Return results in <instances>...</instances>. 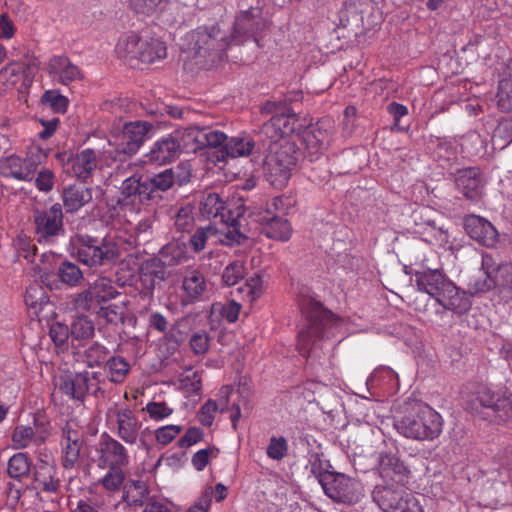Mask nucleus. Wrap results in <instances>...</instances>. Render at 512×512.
I'll return each mask as SVG.
<instances>
[{
    "mask_svg": "<svg viewBox=\"0 0 512 512\" xmlns=\"http://www.w3.org/2000/svg\"><path fill=\"white\" fill-rule=\"evenodd\" d=\"M413 276L417 289L434 298L444 309L461 314L470 308L466 293L456 287L440 269L422 267L415 270Z\"/></svg>",
    "mask_w": 512,
    "mask_h": 512,
    "instance_id": "f257e3e1",
    "label": "nucleus"
},
{
    "mask_svg": "<svg viewBox=\"0 0 512 512\" xmlns=\"http://www.w3.org/2000/svg\"><path fill=\"white\" fill-rule=\"evenodd\" d=\"M198 208L204 218H220V221L227 225L225 238L229 244H240L247 238L242 230L246 223L245 208L242 204L234 209H227L226 201L219 193L205 190L199 194Z\"/></svg>",
    "mask_w": 512,
    "mask_h": 512,
    "instance_id": "f03ea898",
    "label": "nucleus"
},
{
    "mask_svg": "<svg viewBox=\"0 0 512 512\" xmlns=\"http://www.w3.org/2000/svg\"><path fill=\"white\" fill-rule=\"evenodd\" d=\"M298 156V147L291 140L268 144V154L264 162L267 181L277 189L284 188L296 168Z\"/></svg>",
    "mask_w": 512,
    "mask_h": 512,
    "instance_id": "7ed1b4c3",
    "label": "nucleus"
},
{
    "mask_svg": "<svg viewBox=\"0 0 512 512\" xmlns=\"http://www.w3.org/2000/svg\"><path fill=\"white\" fill-rule=\"evenodd\" d=\"M299 307L307 315V326L298 333L297 348L303 357H310L313 348L328 328L332 314L310 297H302Z\"/></svg>",
    "mask_w": 512,
    "mask_h": 512,
    "instance_id": "20e7f679",
    "label": "nucleus"
},
{
    "mask_svg": "<svg viewBox=\"0 0 512 512\" xmlns=\"http://www.w3.org/2000/svg\"><path fill=\"white\" fill-rule=\"evenodd\" d=\"M229 46L225 37L220 36L217 25L198 27L190 31L184 38L183 51L205 64L221 60L223 53Z\"/></svg>",
    "mask_w": 512,
    "mask_h": 512,
    "instance_id": "39448f33",
    "label": "nucleus"
},
{
    "mask_svg": "<svg viewBox=\"0 0 512 512\" xmlns=\"http://www.w3.org/2000/svg\"><path fill=\"white\" fill-rule=\"evenodd\" d=\"M75 245L77 259L90 268L113 265L121 257L120 244L110 237L77 235Z\"/></svg>",
    "mask_w": 512,
    "mask_h": 512,
    "instance_id": "423d86ee",
    "label": "nucleus"
},
{
    "mask_svg": "<svg viewBox=\"0 0 512 512\" xmlns=\"http://www.w3.org/2000/svg\"><path fill=\"white\" fill-rule=\"evenodd\" d=\"M442 417L429 406L395 421V428L403 436L415 440H433L442 432Z\"/></svg>",
    "mask_w": 512,
    "mask_h": 512,
    "instance_id": "0eeeda50",
    "label": "nucleus"
},
{
    "mask_svg": "<svg viewBox=\"0 0 512 512\" xmlns=\"http://www.w3.org/2000/svg\"><path fill=\"white\" fill-rule=\"evenodd\" d=\"M118 294L110 278L98 277L81 292L75 294L71 305L75 311L95 313L103 304L115 299Z\"/></svg>",
    "mask_w": 512,
    "mask_h": 512,
    "instance_id": "6e6552de",
    "label": "nucleus"
},
{
    "mask_svg": "<svg viewBox=\"0 0 512 512\" xmlns=\"http://www.w3.org/2000/svg\"><path fill=\"white\" fill-rule=\"evenodd\" d=\"M479 405L489 411L497 424L512 420V392L506 387L481 386L475 394Z\"/></svg>",
    "mask_w": 512,
    "mask_h": 512,
    "instance_id": "1a4fd4ad",
    "label": "nucleus"
},
{
    "mask_svg": "<svg viewBox=\"0 0 512 512\" xmlns=\"http://www.w3.org/2000/svg\"><path fill=\"white\" fill-rule=\"evenodd\" d=\"M62 205L53 204L49 209L33 211L34 238L40 244H54L64 235Z\"/></svg>",
    "mask_w": 512,
    "mask_h": 512,
    "instance_id": "9d476101",
    "label": "nucleus"
},
{
    "mask_svg": "<svg viewBox=\"0 0 512 512\" xmlns=\"http://www.w3.org/2000/svg\"><path fill=\"white\" fill-rule=\"evenodd\" d=\"M325 494L336 503L353 505L364 496L362 484L343 473H334L323 487Z\"/></svg>",
    "mask_w": 512,
    "mask_h": 512,
    "instance_id": "9b49d317",
    "label": "nucleus"
},
{
    "mask_svg": "<svg viewBox=\"0 0 512 512\" xmlns=\"http://www.w3.org/2000/svg\"><path fill=\"white\" fill-rule=\"evenodd\" d=\"M151 127V124L145 121L126 123L122 132L115 137L114 142L109 141V146H114L117 154L111 156V160L116 161L120 155L131 156L135 154L143 144Z\"/></svg>",
    "mask_w": 512,
    "mask_h": 512,
    "instance_id": "f8f14e48",
    "label": "nucleus"
},
{
    "mask_svg": "<svg viewBox=\"0 0 512 512\" xmlns=\"http://www.w3.org/2000/svg\"><path fill=\"white\" fill-rule=\"evenodd\" d=\"M107 420L112 421L115 435L127 445L137 444L142 428V422L128 407L110 408L106 414Z\"/></svg>",
    "mask_w": 512,
    "mask_h": 512,
    "instance_id": "ddd939ff",
    "label": "nucleus"
},
{
    "mask_svg": "<svg viewBox=\"0 0 512 512\" xmlns=\"http://www.w3.org/2000/svg\"><path fill=\"white\" fill-rule=\"evenodd\" d=\"M95 452L97 466L101 469L106 467L125 468L130 463L127 448L107 432L101 434Z\"/></svg>",
    "mask_w": 512,
    "mask_h": 512,
    "instance_id": "4468645a",
    "label": "nucleus"
},
{
    "mask_svg": "<svg viewBox=\"0 0 512 512\" xmlns=\"http://www.w3.org/2000/svg\"><path fill=\"white\" fill-rule=\"evenodd\" d=\"M95 376L96 373L87 371L64 374L59 378L58 387L69 398L83 401L88 393L96 394L100 390Z\"/></svg>",
    "mask_w": 512,
    "mask_h": 512,
    "instance_id": "2eb2a0df",
    "label": "nucleus"
},
{
    "mask_svg": "<svg viewBox=\"0 0 512 512\" xmlns=\"http://www.w3.org/2000/svg\"><path fill=\"white\" fill-rule=\"evenodd\" d=\"M265 28V21L259 8L241 11L235 20L231 43L241 44L248 39L257 40L256 36Z\"/></svg>",
    "mask_w": 512,
    "mask_h": 512,
    "instance_id": "dca6fc26",
    "label": "nucleus"
},
{
    "mask_svg": "<svg viewBox=\"0 0 512 512\" xmlns=\"http://www.w3.org/2000/svg\"><path fill=\"white\" fill-rule=\"evenodd\" d=\"M68 165L77 179L86 182L96 170L102 169L104 165L108 166L110 163L106 160L105 153L85 148L72 155L68 160Z\"/></svg>",
    "mask_w": 512,
    "mask_h": 512,
    "instance_id": "f3484780",
    "label": "nucleus"
},
{
    "mask_svg": "<svg viewBox=\"0 0 512 512\" xmlns=\"http://www.w3.org/2000/svg\"><path fill=\"white\" fill-rule=\"evenodd\" d=\"M333 134V127L324 121L308 127L302 133L305 157L310 161L317 160L327 149Z\"/></svg>",
    "mask_w": 512,
    "mask_h": 512,
    "instance_id": "a211bd4d",
    "label": "nucleus"
},
{
    "mask_svg": "<svg viewBox=\"0 0 512 512\" xmlns=\"http://www.w3.org/2000/svg\"><path fill=\"white\" fill-rule=\"evenodd\" d=\"M121 194L125 199L134 197L141 204L157 205L162 195L157 193L148 176H131L121 186Z\"/></svg>",
    "mask_w": 512,
    "mask_h": 512,
    "instance_id": "6ab92c4d",
    "label": "nucleus"
},
{
    "mask_svg": "<svg viewBox=\"0 0 512 512\" xmlns=\"http://www.w3.org/2000/svg\"><path fill=\"white\" fill-rule=\"evenodd\" d=\"M60 445L62 467L66 470L73 469L80 460L83 446V436L81 432L73 428L70 423H66L61 431Z\"/></svg>",
    "mask_w": 512,
    "mask_h": 512,
    "instance_id": "aec40b11",
    "label": "nucleus"
},
{
    "mask_svg": "<svg viewBox=\"0 0 512 512\" xmlns=\"http://www.w3.org/2000/svg\"><path fill=\"white\" fill-rule=\"evenodd\" d=\"M172 276L171 269L157 256L144 261L140 267L139 280L145 293L152 295L153 291L162 282Z\"/></svg>",
    "mask_w": 512,
    "mask_h": 512,
    "instance_id": "412c9836",
    "label": "nucleus"
},
{
    "mask_svg": "<svg viewBox=\"0 0 512 512\" xmlns=\"http://www.w3.org/2000/svg\"><path fill=\"white\" fill-rule=\"evenodd\" d=\"M455 185L467 200L477 202L482 198L483 179L477 167L458 170L455 173Z\"/></svg>",
    "mask_w": 512,
    "mask_h": 512,
    "instance_id": "4be33fe9",
    "label": "nucleus"
},
{
    "mask_svg": "<svg viewBox=\"0 0 512 512\" xmlns=\"http://www.w3.org/2000/svg\"><path fill=\"white\" fill-rule=\"evenodd\" d=\"M379 473L386 484L404 486L410 477V471L395 455L381 453L379 457Z\"/></svg>",
    "mask_w": 512,
    "mask_h": 512,
    "instance_id": "5701e85b",
    "label": "nucleus"
},
{
    "mask_svg": "<svg viewBox=\"0 0 512 512\" xmlns=\"http://www.w3.org/2000/svg\"><path fill=\"white\" fill-rule=\"evenodd\" d=\"M464 227L467 234L482 245L492 247L498 241L497 230L485 218L469 215L464 218Z\"/></svg>",
    "mask_w": 512,
    "mask_h": 512,
    "instance_id": "b1692460",
    "label": "nucleus"
},
{
    "mask_svg": "<svg viewBox=\"0 0 512 512\" xmlns=\"http://www.w3.org/2000/svg\"><path fill=\"white\" fill-rule=\"evenodd\" d=\"M494 288L499 289L497 266H494L491 256L483 255L481 270L469 282V291L472 294L486 293Z\"/></svg>",
    "mask_w": 512,
    "mask_h": 512,
    "instance_id": "393cba45",
    "label": "nucleus"
},
{
    "mask_svg": "<svg viewBox=\"0 0 512 512\" xmlns=\"http://www.w3.org/2000/svg\"><path fill=\"white\" fill-rule=\"evenodd\" d=\"M400 487L396 485L393 488L391 484L376 486L372 493L374 502L384 512H399L406 501V494Z\"/></svg>",
    "mask_w": 512,
    "mask_h": 512,
    "instance_id": "a878e982",
    "label": "nucleus"
},
{
    "mask_svg": "<svg viewBox=\"0 0 512 512\" xmlns=\"http://www.w3.org/2000/svg\"><path fill=\"white\" fill-rule=\"evenodd\" d=\"M48 73L61 84L68 85L77 80H82L84 75L81 69L73 64L65 55L53 56L47 66Z\"/></svg>",
    "mask_w": 512,
    "mask_h": 512,
    "instance_id": "bb28decb",
    "label": "nucleus"
},
{
    "mask_svg": "<svg viewBox=\"0 0 512 512\" xmlns=\"http://www.w3.org/2000/svg\"><path fill=\"white\" fill-rule=\"evenodd\" d=\"M179 153V144L170 133L154 143L145 156V162L158 165L167 164L175 160Z\"/></svg>",
    "mask_w": 512,
    "mask_h": 512,
    "instance_id": "cd10ccee",
    "label": "nucleus"
},
{
    "mask_svg": "<svg viewBox=\"0 0 512 512\" xmlns=\"http://www.w3.org/2000/svg\"><path fill=\"white\" fill-rule=\"evenodd\" d=\"M182 290L189 303L202 301L207 298L209 284L202 272L197 269L189 270L183 277Z\"/></svg>",
    "mask_w": 512,
    "mask_h": 512,
    "instance_id": "c85d7f7f",
    "label": "nucleus"
},
{
    "mask_svg": "<svg viewBox=\"0 0 512 512\" xmlns=\"http://www.w3.org/2000/svg\"><path fill=\"white\" fill-rule=\"evenodd\" d=\"M190 171L183 165L165 169L153 176H148L157 193L169 190L175 183L183 185L190 180Z\"/></svg>",
    "mask_w": 512,
    "mask_h": 512,
    "instance_id": "c756f323",
    "label": "nucleus"
},
{
    "mask_svg": "<svg viewBox=\"0 0 512 512\" xmlns=\"http://www.w3.org/2000/svg\"><path fill=\"white\" fill-rule=\"evenodd\" d=\"M34 480L37 488L47 493H58L61 487V478L54 463L39 461L34 470Z\"/></svg>",
    "mask_w": 512,
    "mask_h": 512,
    "instance_id": "7c9ffc66",
    "label": "nucleus"
},
{
    "mask_svg": "<svg viewBox=\"0 0 512 512\" xmlns=\"http://www.w3.org/2000/svg\"><path fill=\"white\" fill-rule=\"evenodd\" d=\"M39 161L33 157L20 158L12 155L6 159L4 165L7 176L21 181H31L37 171Z\"/></svg>",
    "mask_w": 512,
    "mask_h": 512,
    "instance_id": "2f4dec72",
    "label": "nucleus"
},
{
    "mask_svg": "<svg viewBox=\"0 0 512 512\" xmlns=\"http://www.w3.org/2000/svg\"><path fill=\"white\" fill-rule=\"evenodd\" d=\"M92 188L81 185H69L62 193L66 213H75L92 201Z\"/></svg>",
    "mask_w": 512,
    "mask_h": 512,
    "instance_id": "473e14b6",
    "label": "nucleus"
},
{
    "mask_svg": "<svg viewBox=\"0 0 512 512\" xmlns=\"http://www.w3.org/2000/svg\"><path fill=\"white\" fill-rule=\"evenodd\" d=\"M255 221L261 225V232L266 237L280 241L290 239L292 227L282 216L256 217Z\"/></svg>",
    "mask_w": 512,
    "mask_h": 512,
    "instance_id": "72a5a7b5",
    "label": "nucleus"
},
{
    "mask_svg": "<svg viewBox=\"0 0 512 512\" xmlns=\"http://www.w3.org/2000/svg\"><path fill=\"white\" fill-rule=\"evenodd\" d=\"M496 99L497 106L501 111H512V59L507 61L500 75Z\"/></svg>",
    "mask_w": 512,
    "mask_h": 512,
    "instance_id": "f704fd0d",
    "label": "nucleus"
},
{
    "mask_svg": "<svg viewBox=\"0 0 512 512\" xmlns=\"http://www.w3.org/2000/svg\"><path fill=\"white\" fill-rule=\"evenodd\" d=\"M143 39L135 32H128L120 36L115 46V52L119 58L126 60H139L140 49H142Z\"/></svg>",
    "mask_w": 512,
    "mask_h": 512,
    "instance_id": "c9c22d12",
    "label": "nucleus"
},
{
    "mask_svg": "<svg viewBox=\"0 0 512 512\" xmlns=\"http://www.w3.org/2000/svg\"><path fill=\"white\" fill-rule=\"evenodd\" d=\"M47 438L46 432L36 433L30 426L18 425L14 428L11 436L15 449H24L30 445L40 446Z\"/></svg>",
    "mask_w": 512,
    "mask_h": 512,
    "instance_id": "e433bc0d",
    "label": "nucleus"
},
{
    "mask_svg": "<svg viewBox=\"0 0 512 512\" xmlns=\"http://www.w3.org/2000/svg\"><path fill=\"white\" fill-rule=\"evenodd\" d=\"M174 139L179 144V151L186 150L196 152L202 149L200 145V127L191 126L186 128L176 129L172 132Z\"/></svg>",
    "mask_w": 512,
    "mask_h": 512,
    "instance_id": "4c0bfd02",
    "label": "nucleus"
},
{
    "mask_svg": "<svg viewBox=\"0 0 512 512\" xmlns=\"http://www.w3.org/2000/svg\"><path fill=\"white\" fill-rule=\"evenodd\" d=\"M105 469H107V472L94 485L101 487L109 494L120 491L126 479L124 468L106 467Z\"/></svg>",
    "mask_w": 512,
    "mask_h": 512,
    "instance_id": "58836bf2",
    "label": "nucleus"
},
{
    "mask_svg": "<svg viewBox=\"0 0 512 512\" xmlns=\"http://www.w3.org/2000/svg\"><path fill=\"white\" fill-rule=\"evenodd\" d=\"M140 51L139 61L148 64L162 60L167 56L165 43L157 38H146Z\"/></svg>",
    "mask_w": 512,
    "mask_h": 512,
    "instance_id": "ea45409f",
    "label": "nucleus"
},
{
    "mask_svg": "<svg viewBox=\"0 0 512 512\" xmlns=\"http://www.w3.org/2000/svg\"><path fill=\"white\" fill-rule=\"evenodd\" d=\"M157 257L171 269L186 261L185 245L178 241L169 242L162 247Z\"/></svg>",
    "mask_w": 512,
    "mask_h": 512,
    "instance_id": "a19ab883",
    "label": "nucleus"
},
{
    "mask_svg": "<svg viewBox=\"0 0 512 512\" xmlns=\"http://www.w3.org/2000/svg\"><path fill=\"white\" fill-rule=\"evenodd\" d=\"M56 274L62 284L71 288L80 286L84 280L83 271L77 264L68 260L59 264Z\"/></svg>",
    "mask_w": 512,
    "mask_h": 512,
    "instance_id": "79ce46f5",
    "label": "nucleus"
},
{
    "mask_svg": "<svg viewBox=\"0 0 512 512\" xmlns=\"http://www.w3.org/2000/svg\"><path fill=\"white\" fill-rule=\"evenodd\" d=\"M255 148V142L250 136H235L227 138L224 156L232 158L248 156Z\"/></svg>",
    "mask_w": 512,
    "mask_h": 512,
    "instance_id": "37998d69",
    "label": "nucleus"
},
{
    "mask_svg": "<svg viewBox=\"0 0 512 512\" xmlns=\"http://www.w3.org/2000/svg\"><path fill=\"white\" fill-rule=\"evenodd\" d=\"M491 142L495 150H503L512 142V117L499 121L493 131Z\"/></svg>",
    "mask_w": 512,
    "mask_h": 512,
    "instance_id": "c03bdc74",
    "label": "nucleus"
},
{
    "mask_svg": "<svg viewBox=\"0 0 512 512\" xmlns=\"http://www.w3.org/2000/svg\"><path fill=\"white\" fill-rule=\"evenodd\" d=\"M127 499L132 505L142 506L148 498L149 489L145 481L141 479H129L124 486Z\"/></svg>",
    "mask_w": 512,
    "mask_h": 512,
    "instance_id": "a18cd8bd",
    "label": "nucleus"
},
{
    "mask_svg": "<svg viewBox=\"0 0 512 512\" xmlns=\"http://www.w3.org/2000/svg\"><path fill=\"white\" fill-rule=\"evenodd\" d=\"M105 368L111 382L122 383L129 373L130 365L123 357L113 356L106 361Z\"/></svg>",
    "mask_w": 512,
    "mask_h": 512,
    "instance_id": "49530a36",
    "label": "nucleus"
},
{
    "mask_svg": "<svg viewBox=\"0 0 512 512\" xmlns=\"http://www.w3.org/2000/svg\"><path fill=\"white\" fill-rule=\"evenodd\" d=\"M226 142L227 136L223 132L209 127H200V145H202V149L206 147L219 148V152L224 157Z\"/></svg>",
    "mask_w": 512,
    "mask_h": 512,
    "instance_id": "de8ad7c7",
    "label": "nucleus"
},
{
    "mask_svg": "<svg viewBox=\"0 0 512 512\" xmlns=\"http://www.w3.org/2000/svg\"><path fill=\"white\" fill-rule=\"evenodd\" d=\"M94 331V322L84 314L75 317L70 325V334L75 340L89 339L94 335Z\"/></svg>",
    "mask_w": 512,
    "mask_h": 512,
    "instance_id": "09e8293b",
    "label": "nucleus"
},
{
    "mask_svg": "<svg viewBox=\"0 0 512 512\" xmlns=\"http://www.w3.org/2000/svg\"><path fill=\"white\" fill-rule=\"evenodd\" d=\"M31 461L26 453H16L8 462V474L12 478L27 476L30 472Z\"/></svg>",
    "mask_w": 512,
    "mask_h": 512,
    "instance_id": "8fccbe9b",
    "label": "nucleus"
},
{
    "mask_svg": "<svg viewBox=\"0 0 512 512\" xmlns=\"http://www.w3.org/2000/svg\"><path fill=\"white\" fill-rule=\"evenodd\" d=\"M174 226L179 232H191L195 226L194 206L187 204L177 211Z\"/></svg>",
    "mask_w": 512,
    "mask_h": 512,
    "instance_id": "3c124183",
    "label": "nucleus"
},
{
    "mask_svg": "<svg viewBox=\"0 0 512 512\" xmlns=\"http://www.w3.org/2000/svg\"><path fill=\"white\" fill-rule=\"evenodd\" d=\"M309 463L311 473L317 478L323 488L325 486V482H328L335 472L329 471L331 465L328 461L322 460L318 454L313 455Z\"/></svg>",
    "mask_w": 512,
    "mask_h": 512,
    "instance_id": "603ef678",
    "label": "nucleus"
},
{
    "mask_svg": "<svg viewBox=\"0 0 512 512\" xmlns=\"http://www.w3.org/2000/svg\"><path fill=\"white\" fill-rule=\"evenodd\" d=\"M239 294L248 302L255 301L262 291V279L258 274L250 277L244 284L237 288Z\"/></svg>",
    "mask_w": 512,
    "mask_h": 512,
    "instance_id": "864d4df0",
    "label": "nucleus"
},
{
    "mask_svg": "<svg viewBox=\"0 0 512 512\" xmlns=\"http://www.w3.org/2000/svg\"><path fill=\"white\" fill-rule=\"evenodd\" d=\"M246 274V268L243 261L236 260L228 264L222 274L223 282L228 286L239 283Z\"/></svg>",
    "mask_w": 512,
    "mask_h": 512,
    "instance_id": "5fc2aeb1",
    "label": "nucleus"
},
{
    "mask_svg": "<svg viewBox=\"0 0 512 512\" xmlns=\"http://www.w3.org/2000/svg\"><path fill=\"white\" fill-rule=\"evenodd\" d=\"M109 350L98 342L92 343L85 351L84 357L89 367L100 366L107 359Z\"/></svg>",
    "mask_w": 512,
    "mask_h": 512,
    "instance_id": "6e6d98bb",
    "label": "nucleus"
},
{
    "mask_svg": "<svg viewBox=\"0 0 512 512\" xmlns=\"http://www.w3.org/2000/svg\"><path fill=\"white\" fill-rule=\"evenodd\" d=\"M288 452V443L285 437L272 436L266 448V454L270 459L280 461L286 457Z\"/></svg>",
    "mask_w": 512,
    "mask_h": 512,
    "instance_id": "4d7b16f0",
    "label": "nucleus"
},
{
    "mask_svg": "<svg viewBox=\"0 0 512 512\" xmlns=\"http://www.w3.org/2000/svg\"><path fill=\"white\" fill-rule=\"evenodd\" d=\"M181 388L189 394H198L202 388V380L199 372L188 369L181 375Z\"/></svg>",
    "mask_w": 512,
    "mask_h": 512,
    "instance_id": "13d9d810",
    "label": "nucleus"
},
{
    "mask_svg": "<svg viewBox=\"0 0 512 512\" xmlns=\"http://www.w3.org/2000/svg\"><path fill=\"white\" fill-rule=\"evenodd\" d=\"M20 66L16 61H10L0 70V82L6 88L14 87L20 80Z\"/></svg>",
    "mask_w": 512,
    "mask_h": 512,
    "instance_id": "bf43d9fd",
    "label": "nucleus"
},
{
    "mask_svg": "<svg viewBox=\"0 0 512 512\" xmlns=\"http://www.w3.org/2000/svg\"><path fill=\"white\" fill-rule=\"evenodd\" d=\"M215 234L216 229H214L211 225L200 227L191 236L189 241L190 246L194 252H200L205 248L207 240Z\"/></svg>",
    "mask_w": 512,
    "mask_h": 512,
    "instance_id": "052dcab7",
    "label": "nucleus"
},
{
    "mask_svg": "<svg viewBox=\"0 0 512 512\" xmlns=\"http://www.w3.org/2000/svg\"><path fill=\"white\" fill-rule=\"evenodd\" d=\"M260 135L269 140L268 144L280 143L284 140H289L285 134L282 133L281 128H278L273 116L269 121L263 124L260 130Z\"/></svg>",
    "mask_w": 512,
    "mask_h": 512,
    "instance_id": "680f3d73",
    "label": "nucleus"
},
{
    "mask_svg": "<svg viewBox=\"0 0 512 512\" xmlns=\"http://www.w3.org/2000/svg\"><path fill=\"white\" fill-rule=\"evenodd\" d=\"M16 63L21 67L20 74L23 76V83L25 85H30L38 70L37 59L33 56L25 55L20 60H17Z\"/></svg>",
    "mask_w": 512,
    "mask_h": 512,
    "instance_id": "e2e57ef3",
    "label": "nucleus"
},
{
    "mask_svg": "<svg viewBox=\"0 0 512 512\" xmlns=\"http://www.w3.org/2000/svg\"><path fill=\"white\" fill-rule=\"evenodd\" d=\"M497 277L499 279V292L508 293L512 298V263L497 266Z\"/></svg>",
    "mask_w": 512,
    "mask_h": 512,
    "instance_id": "0e129e2a",
    "label": "nucleus"
},
{
    "mask_svg": "<svg viewBox=\"0 0 512 512\" xmlns=\"http://www.w3.org/2000/svg\"><path fill=\"white\" fill-rule=\"evenodd\" d=\"M189 344L195 355H204L210 347V336L204 330L197 331L192 334Z\"/></svg>",
    "mask_w": 512,
    "mask_h": 512,
    "instance_id": "69168bd1",
    "label": "nucleus"
},
{
    "mask_svg": "<svg viewBox=\"0 0 512 512\" xmlns=\"http://www.w3.org/2000/svg\"><path fill=\"white\" fill-rule=\"evenodd\" d=\"M183 427L180 425H166L155 430V439L157 443L166 446L171 443L181 432Z\"/></svg>",
    "mask_w": 512,
    "mask_h": 512,
    "instance_id": "338daca9",
    "label": "nucleus"
},
{
    "mask_svg": "<svg viewBox=\"0 0 512 512\" xmlns=\"http://www.w3.org/2000/svg\"><path fill=\"white\" fill-rule=\"evenodd\" d=\"M145 411L153 421H161L173 413V409L165 402L151 401L146 404Z\"/></svg>",
    "mask_w": 512,
    "mask_h": 512,
    "instance_id": "774afa93",
    "label": "nucleus"
}]
</instances>
